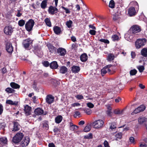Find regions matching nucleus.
Listing matches in <instances>:
<instances>
[{
	"instance_id": "nucleus-21",
	"label": "nucleus",
	"mask_w": 147,
	"mask_h": 147,
	"mask_svg": "<svg viewBox=\"0 0 147 147\" xmlns=\"http://www.w3.org/2000/svg\"><path fill=\"white\" fill-rule=\"evenodd\" d=\"M53 30L54 32L56 34H59L61 32V28L57 26H54L53 28Z\"/></svg>"
},
{
	"instance_id": "nucleus-12",
	"label": "nucleus",
	"mask_w": 147,
	"mask_h": 147,
	"mask_svg": "<svg viewBox=\"0 0 147 147\" xmlns=\"http://www.w3.org/2000/svg\"><path fill=\"white\" fill-rule=\"evenodd\" d=\"M56 7H54L52 6H49L48 10L49 13L52 15H53L57 13L58 9Z\"/></svg>"
},
{
	"instance_id": "nucleus-13",
	"label": "nucleus",
	"mask_w": 147,
	"mask_h": 147,
	"mask_svg": "<svg viewBox=\"0 0 147 147\" xmlns=\"http://www.w3.org/2000/svg\"><path fill=\"white\" fill-rule=\"evenodd\" d=\"M128 13L130 16H135L137 14L135 8L134 7H130L128 11Z\"/></svg>"
},
{
	"instance_id": "nucleus-1",
	"label": "nucleus",
	"mask_w": 147,
	"mask_h": 147,
	"mask_svg": "<svg viewBox=\"0 0 147 147\" xmlns=\"http://www.w3.org/2000/svg\"><path fill=\"white\" fill-rule=\"evenodd\" d=\"M146 40L145 38L137 39L135 44L136 49H139L143 47L146 44Z\"/></svg>"
},
{
	"instance_id": "nucleus-52",
	"label": "nucleus",
	"mask_w": 147,
	"mask_h": 147,
	"mask_svg": "<svg viewBox=\"0 0 147 147\" xmlns=\"http://www.w3.org/2000/svg\"><path fill=\"white\" fill-rule=\"evenodd\" d=\"M61 8L63 10H65V13H69L70 11L68 9L66 8L63 6H61Z\"/></svg>"
},
{
	"instance_id": "nucleus-58",
	"label": "nucleus",
	"mask_w": 147,
	"mask_h": 147,
	"mask_svg": "<svg viewBox=\"0 0 147 147\" xmlns=\"http://www.w3.org/2000/svg\"><path fill=\"white\" fill-rule=\"evenodd\" d=\"M3 107L2 104H0V115H1L3 113Z\"/></svg>"
},
{
	"instance_id": "nucleus-19",
	"label": "nucleus",
	"mask_w": 147,
	"mask_h": 147,
	"mask_svg": "<svg viewBox=\"0 0 147 147\" xmlns=\"http://www.w3.org/2000/svg\"><path fill=\"white\" fill-rule=\"evenodd\" d=\"M31 107L29 106L28 105H26L24 106V111L26 116H28L31 114Z\"/></svg>"
},
{
	"instance_id": "nucleus-47",
	"label": "nucleus",
	"mask_w": 147,
	"mask_h": 147,
	"mask_svg": "<svg viewBox=\"0 0 147 147\" xmlns=\"http://www.w3.org/2000/svg\"><path fill=\"white\" fill-rule=\"evenodd\" d=\"M122 136V134L121 132H119L116 134L115 135V137L116 138V140L117 139H121Z\"/></svg>"
},
{
	"instance_id": "nucleus-40",
	"label": "nucleus",
	"mask_w": 147,
	"mask_h": 147,
	"mask_svg": "<svg viewBox=\"0 0 147 147\" xmlns=\"http://www.w3.org/2000/svg\"><path fill=\"white\" fill-rule=\"evenodd\" d=\"M32 88L35 91H38L39 90V89L37 86V83L35 80H34L33 82Z\"/></svg>"
},
{
	"instance_id": "nucleus-27",
	"label": "nucleus",
	"mask_w": 147,
	"mask_h": 147,
	"mask_svg": "<svg viewBox=\"0 0 147 147\" xmlns=\"http://www.w3.org/2000/svg\"><path fill=\"white\" fill-rule=\"evenodd\" d=\"M115 56L112 53H109L107 57V60L108 61H113L115 58Z\"/></svg>"
},
{
	"instance_id": "nucleus-15",
	"label": "nucleus",
	"mask_w": 147,
	"mask_h": 147,
	"mask_svg": "<svg viewBox=\"0 0 147 147\" xmlns=\"http://www.w3.org/2000/svg\"><path fill=\"white\" fill-rule=\"evenodd\" d=\"M7 144V140L5 137H1L0 138V145L1 147L6 146Z\"/></svg>"
},
{
	"instance_id": "nucleus-44",
	"label": "nucleus",
	"mask_w": 147,
	"mask_h": 147,
	"mask_svg": "<svg viewBox=\"0 0 147 147\" xmlns=\"http://www.w3.org/2000/svg\"><path fill=\"white\" fill-rule=\"evenodd\" d=\"M91 130V128L90 126L89 125H87L85 127L84 129V131L85 132H88L89 131Z\"/></svg>"
},
{
	"instance_id": "nucleus-43",
	"label": "nucleus",
	"mask_w": 147,
	"mask_h": 147,
	"mask_svg": "<svg viewBox=\"0 0 147 147\" xmlns=\"http://www.w3.org/2000/svg\"><path fill=\"white\" fill-rule=\"evenodd\" d=\"M137 68L138 69L139 72L140 73L143 72L145 69L143 65L138 66Z\"/></svg>"
},
{
	"instance_id": "nucleus-5",
	"label": "nucleus",
	"mask_w": 147,
	"mask_h": 147,
	"mask_svg": "<svg viewBox=\"0 0 147 147\" xmlns=\"http://www.w3.org/2000/svg\"><path fill=\"white\" fill-rule=\"evenodd\" d=\"M32 42L33 41L30 38H27L24 40L23 45L26 49H30L32 47Z\"/></svg>"
},
{
	"instance_id": "nucleus-29",
	"label": "nucleus",
	"mask_w": 147,
	"mask_h": 147,
	"mask_svg": "<svg viewBox=\"0 0 147 147\" xmlns=\"http://www.w3.org/2000/svg\"><path fill=\"white\" fill-rule=\"evenodd\" d=\"M10 85L11 87L13 89H19L20 86L18 84L14 82H11L10 83Z\"/></svg>"
},
{
	"instance_id": "nucleus-34",
	"label": "nucleus",
	"mask_w": 147,
	"mask_h": 147,
	"mask_svg": "<svg viewBox=\"0 0 147 147\" xmlns=\"http://www.w3.org/2000/svg\"><path fill=\"white\" fill-rule=\"evenodd\" d=\"M45 22L48 26L50 27L51 26V24L50 19L48 18H46L45 20Z\"/></svg>"
},
{
	"instance_id": "nucleus-25",
	"label": "nucleus",
	"mask_w": 147,
	"mask_h": 147,
	"mask_svg": "<svg viewBox=\"0 0 147 147\" xmlns=\"http://www.w3.org/2000/svg\"><path fill=\"white\" fill-rule=\"evenodd\" d=\"M68 70L67 68L65 66H63L60 67L59 72L62 74H65L67 72Z\"/></svg>"
},
{
	"instance_id": "nucleus-60",
	"label": "nucleus",
	"mask_w": 147,
	"mask_h": 147,
	"mask_svg": "<svg viewBox=\"0 0 147 147\" xmlns=\"http://www.w3.org/2000/svg\"><path fill=\"white\" fill-rule=\"evenodd\" d=\"M76 11H79L80 10V7L79 5L77 4L76 5Z\"/></svg>"
},
{
	"instance_id": "nucleus-53",
	"label": "nucleus",
	"mask_w": 147,
	"mask_h": 147,
	"mask_svg": "<svg viewBox=\"0 0 147 147\" xmlns=\"http://www.w3.org/2000/svg\"><path fill=\"white\" fill-rule=\"evenodd\" d=\"M86 104L87 106L90 108H92L94 106V104L90 102L87 103Z\"/></svg>"
},
{
	"instance_id": "nucleus-51",
	"label": "nucleus",
	"mask_w": 147,
	"mask_h": 147,
	"mask_svg": "<svg viewBox=\"0 0 147 147\" xmlns=\"http://www.w3.org/2000/svg\"><path fill=\"white\" fill-rule=\"evenodd\" d=\"M6 126V124L4 123H0V129H2L3 130H5V128Z\"/></svg>"
},
{
	"instance_id": "nucleus-20",
	"label": "nucleus",
	"mask_w": 147,
	"mask_h": 147,
	"mask_svg": "<svg viewBox=\"0 0 147 147\" xmlns=\"http://www.w3.org/2000/svg\"><path fill=\"white\" fill-rule=\"evenodd\" d=\"M59 65L56 61H53L50 64V67L53 69H57Z\"/></svg>"
},
{
	"instance_id": "nucleus-42",
	"label": "nucleus",
	"mask_w": 147,
	"mask_h": 147,
	"mask_svg": "<svg viewBox=\"0 0 147 147\" xmlns=\"http://www.w3.org/2000/svg\"><path fill=\"white\" fill-rule=\"evenodd\" d=\"M111 38L113 41H118L119 40V37L117 34H115L112 36Z\"/></svg>"
},
{
	"instance_id": "nucleus-50",
	"label": "nucleus",
	"mask_w": 147,
	"mask_h": 147,
	"mask_svg": "<svg viewBox=\"0 0 147 147\" xmlns=\"http://www.w3.org/2000/svg\"><path fill=\"white\" fill-rule=\"evenodd\" d=\"M42 64L44 66L46 67L49 66H50V63H49V62L48 61H44L43 62H42Z\"/></svg>"
},
{
	"instance_id": "nucleus-7",
	"label": "nucleus",
	"mask_w": 147,
	"mask_h": 147,
	"mask_svg": "<svg viewBox=\"0 0 147 147\" xmlns=\"http://www.w3.org/2000/svg\"><path fill=\"white\" fill-rule=\"evenodd\" d=\"M6 50L10 54H11L13 51V48L11 43L8 41L5 42Z\"/></svg>"
},
{
	"instance_id": "nucleus-9",
	"label": "nucleus",
	"mask_w": 147,
	"mask_h": 147,
	"mask_svg": "<svg viewBox=\"0 0 147 147\" xmlns=\"http://www.w3.org/2000/svg\"><path fill=\"white\" fill-rule=\"evenodd\" d=\"M13 31V28L11 26H5L4 29V33L7 35H11Z\"/></svg>"
},
{
	"instance_id": "nucleus-14",
	"label": "nucleus",
	"mask_w": 147,
	"mask_h": 147,
	"mask_svg": "<svg viewBox=\"0 0 147 147\" xmlns=\"http://www.w3.org/2000/svg\"><path fill=\"white\" fill-rule=\"evenodd\" d=\"M57 53L60 56H64L66 53V51L64 48L59 47L57 49Z\"/></svg>"
},
{
	"instance_id": "nucleus-62",
	"label": "nucleus",
	"mask_w": 147,
	"mask_h": 147,
	"mask_svg": "<svg viewBox=\"0 0 147 147\" xmlns=\"http://www.w3.org/2000/svg\"><path fill=\"white\" fill-rule=\"evenodd\" d=\"M80 104L78 103H75L71 105V106L73 107H75L76 106H80Z\"/></svg>"
},
{
	"instance_id": "nucleus-11",
	"label": "nucleus",
	"mask_w": 147,
	"mask_h": 147,
	"mask_svg": "<svg viewBox=\"0 0 147 147\" xmlns=\"http://www.w3.org/2000/svg\"><path fill=\"white\" fill-rule=\"evenodd\" d=\"M33 51L34 52L37 54V55H38V54H39L41 55L43 54V52L41 51V47L37 45L34 46Z\"/></svg>"
},
{
	"instance_id": "nucleus-38",
	"label": "nucleus",
	"mask_w": 147,
	"mask_h": 147,
	"mask_svg": "<svg viewBox=\"0 0 147 147\" xmlns=\"http://www.w3.org/2000/svg\"><path fill=\"white\" fill-rule=\"evenodd\" d=\"M73 24V22L71 20H69L67 21L66 23V25L68 28H71L72 25Z\"/></svg>"
},
{
	"instance_id": "nucleus-30",
	"label": "nucleus",
	"mask_w": 147,
	"mask_h": 147,
	"mask_svg": "<svg viewBox=\"0 0 147 147\" xmlns=\"http://www.w3.org/2000/svg\"><path fill=\"white\" fill-rule=\"evenodd\" d=\"M47 0H44L41 2V7L42 9H45L47 5Z\"/></svg>"
},
{
	"instance_id": "nucleus-54",
	"label": "nucleus",
	"mask_w": 147,
	"mask_h": 147,
	"mask_svg": "<svg viewBox=\"0 0 147 147\" xmlns=\"http://www.w3.org/2000/svg\"><path fill=\"white\" fill-rule=\"evenodd\" d=\"M96 31L94 30H90L89 31V33L92 35H95L96 34Z\"/></svg>"
},
{
	"instance_id": "nucleus-24",
	"label": "nucleus",
	"mask_w": 147,
	"mask_h": 147,
	"mask_svg": "<svg viewBox=\"0 0 147 147\" xmlns=\"http://www.w3.org/2000/svg\"><path fill=\"white\" fill-rule=\"evenodd\" d=\"M88 59V56L85 53L82 54L80 56V59L82 62L86 61Z\"/></svg>"
},
{
	"instance_id": "nucleus-56",
	"label": "nucleus",
	"mask_w": 147,
	"mask_h": 147,
	"mask_svg": "<svg viewBox=\"0 0 147 147\" xmlns=\"http://www.w3.org/2000/svg\"><path fill=\"white\" fill-rule=\"evenodd\" d=\"M76 97L78 100H81L84 98L83 96L80 94L77 95Z\"/></svg>"
},
{
	"instance_id": "nucleus-55",
	"label": "nucleus",
	"mask_w": 147,
	"mask_h": 147,
	"mask_svg": "<svg viewBox=\"0 0 147 147\" xmlns=\"http://www.w3.org/2000/svg\"><path fill=\"white\" fill-rule=\"evenodd\" d=\"M78 127L74 125L72 127H71L70 129L72 130H77L78 129Z\"/></svg>"
},
{
	"instance_id": "nucleus-61",
	"label": "nucleus",
	"mask_w": 147,
	"mask_h": 147,
	"mask_svg": "<svg viewBox=\"0 0 147 147\" xmlns=\"http://www.w3.org/2000/svg\"><path fill=\"white\" fill-rule=\"evenodd\" d=\"M133 4L135 6H137L136 7V9L138 8V9H139V5L138 3L136 1H134L133 2Z\"/></svg>"
},
{
	"instance_id": "nucleus-37",
	"label": "nucleus",
	"mask_w": 147,
	"mask_h": 147,
	"mask_svg": "<svg viewBox=\"0 0 147 147\" xmlns=\"http://www.w3.org/2000/svg\"><path fill=\"white\" fill-rule=\"evenodd\" d=\"M5 91L8 93H14L15 91L14 90L9 87L7 88Z\"/></svg>"
},
{
	"instance_id": "nucleus-4",
	"label": "nucleus",
	"mask_w": 147,
	"mask_h": 147,
	"mask_svg": "<svg viewBox=\"0 0 147 147\" xmlns=\"http://www.w3.org/2000/svg\"><path fill=\"white\" fill-rule=\"evenodd\" d=\"M142 30L140 26L138 25H134L132 26L129 30V31L132 34H136L140 32Z\"/></svg>"
},
{
	"instance_id": "nucleus-57",
	"label": "nucleus",
	"mask_w": 147,
	"mask_h": 147,
	"mask_svg": "<svg viewBox=\"0 0 147 147\" xmlns=\"http://www.w3.org/2000/svg\"><path fill=\"white\" fill-rule=\"evenodd\" d=\"M104 144L105 147H110L108 142L107 140L105 141Z\"/></svg>"
},
{
	"instance_id": "nucleus-63",
	"label": "nucleus",
	"mask_w": 147,
	"mask_h": 147,
	"mask_svg": "<svg viewBox=\"0 0 147 147\" xmlns=\"http://www.w3.org/2000/svg\"><path fill=\"white\" fill-rule=\"evenodd\" d=\"M131 58L132 59H134L135 58L136 55L135 53L134 52L132 51L131 53Z\"/></svg>"
},
{
	"instance_id": "nucleus-35",
	"label": "nucleus",
	"mask_w": 147,
	"mask_h": 147,
	"mask_svg": "<svg viewBox=\"0 0 147 147\" xmlns=\"http://www.w3.org/2000/svg\"><path fill=\"white\" fill-rule=\"evenodd\" d=\"M93 138V135L92 133H89L88 135L84 136V139H90Z\"/></svg>"
},
{
	"instance_id": "nucleus-18",
	"label": "nucleus",
	"mask_w": 147,
	"mask_h": 147,
	"mask_svg": "<svg viewBox=\"0 0 147 147\" xmlns=\"http://www.w3.org/2000/svg\"><path fill=\"white\" fill-rule=\"evenodd\" d=\"M13 126L12 130L13 131H16L19 130L20 129V125L19 123L16 121H14L13 122Z\"/></svg>"
},
{
	"instance_id": "nucleus-31",
	"label": "nucleus",
	"mask_w": 147,
	"mask_h": 147,
	"mask_svg": "<svg viewBox=\"0 0 147 147\" xmlns=\"http://www.w3.org/2000/svg\"><path fill=\"white\" fill-rule=\"evenodd\" d=\"M146 118L145 117H140L138 119V122L140 124H142L146 121Z\"/></svg>"
},
{
	"instance_id": "nucleus-28",
	"label": "nucleus",
	"mask_w": 147,
	"mask_h": 147,
	"mask_svg": "<svg viewBox=\"0 0 147 147\" xmlns=\"http://www.w3.org/2000/svg\"><path fill=\"white\" fill-rule=\"evenodd\" d=\"M140 53L141 55L144 57H147V48H144L142 49Z\"/></svg>"
},
{
	"instance_id": "nucleus-33",
	"label": "nucleus",
	"mask_w": 147,
	"mask_h": 147,
	"mask_svg": "<svg viewBox=\"0 0 147 147\" xmlns=\"http://www.w3.org/2000/svg\"><path fill=\"white\" fill-rule=\"evenodd\" d=\"M6 103L7 104L14 105H16L18 104L17 102H13V101L11 100H7Z\"/></svg>"
},
{
	"instance_id": "nucleus-32",
	"label": "nucleus",
	"mask_w": 147,
	"mask_h": 147,
	"mask_svg": "<svg viewBox=\"0 0 147 147\" xmlns=\"http://www.w3.org/2000/svg\"><path fill=\"white\" fill-rule=\"evenodd\" d=\"M83 110L88 115H90L92 112V110L88 108H84L83 109Z\"/></svg>"
},
{
	"instance_id": "nucleus-45",
	"label": "nucleus",
	"mask_w": 147,
	"mask_h": 147,
	"mask_svg": "<svg viewBox=\"0 0 147 147\" xmlns=\"http://www.w3.org/2000/svg\"><path fill=\"white\" fill-rule=\"evenodd\" d=\"M101 74L102 76L104 75L106 73H107L106 67H105L102 68L101 70Z\"/></svg>"
},
{
	"instance_id": "nucleus-46",
	"label": "nucleus",
	"mask_w": 147,
	"mask_h": 147,
	"mask_svg": "<svg viewBox=\"0 0 147 147\" xmlns=\"http://www.w3.org/2000/svg\"><path fill=\"white\" fill-rule=\"evenodd\" d=\"M137 71L135 69H133L130 70V74L131 76H134L137 73Z\"/></svg>"
},
{
	"instance_id": "nucleus-23",
	"label": "nucleus",
	"mask_w": 147,
	"mask_h": 147,
	"mask_svg": "<svg viewBox=\"0 0 147 147\" xmlns=\"http://www.w3.org/2000/svg\"><path fill=\"white\" fill-rule=\"evenodd\" d=\"M43 113V110L40 108H37L34 111V113L36 115H41Z\"/></svg>"
},
{
	"instance_id": "nucleus-39",
	"label": "nucleus",
	"mask_w": 147,
	"mask_h": 147,
	"mask_svg": "<svg viewBox=\"0 0 147 147\" xmlns=\"http://www.w3.org/2000/svg\"><path fill=\"white\" fill-rule=\"evenodd\" d=\"M43 127L45 128L46 129H49V126L48 122L47 121H45L43 122L42 123Z\"/></svg>"
},
{
	"instance_id": "nucleus-6",
	"label": "nucleus",
	"mask_w": 147,
	"mask_h": 147,
	"mask_svg": "<svg viewBox=\"0 0 147 147\" xmlns=\"http://www.w3.org/2000/svg\"><path fill=\"white\" fill-rule=\"evenodd\" d=\"M103 121L100 119L96 120L93 123V125L95 128H99L102 127L104 124Z\"/></svg>"
},
{
	"instance_id": "nucleus-22",
	"label": "nucleus",
	"mask_w": 147,
	"mask_h": 147,
	"mask_svg": "<svg viewBox=\"0 0 147 147\" xmlns=\"http://www.w3.org/2000/svg\"><path fill=\"white\" fill-rule=\"evenodd\" d=\"M71 71L72 73H77L80 70V68L79 66L73 65L71 68Z\"/></svg>"
},
{
	"instance_id": "nucleus-48",
	"label": "nucleus",
	"mask_w": 147,
	"mask_h": 147,
	"mask_svg": "<svg viewBox=\"0 0 147 147\" xmlns=\"http://www.w3.org/2000/svg\"><path fill=\"white\" fill-rule=\"evenodd\" d=\"M107 72L109 75H112L114 74L115 71H114L111 70L109 68L106 67Z\"/></svg>"
},
{
	"instance_id": "nucleus-64",
	"label": "nucleus",
	"mask_w": 147,
	"mask_h": 147,
	"mask_svg": "<svg viewBox=\"0 0 147 147\" xmlns=\"http://www.w3.org/2000/svg\"><path fill=\"white\" fill-rule=\"evenodd\" d=\"M49 147H55V146L53 143H50L48 144Z\"/></svg>"
},
{
	"instance_id": "nucleus-41",
	"label": "nucleus",
	"mask_w": 147,
	"mask_h": 147,
	"mask_svg": "<svg viewBox=\"0 0 147 147\" xmlns=\"http://www.w3.org/2000/svg\"><path fill=\"white\" fill-rule=\"evenodd\" d=\"M25 24V21L22 19L20 20L18 22V24L21 27L23 26Z\"/></svg>"
},
{
	"instance_id": "nucleus-16",
	"label": "nucleus",
	"mask_w": 147,
	"mask_h": 147,
	"mask_svg": "<svg viewBox=\"0 0 147 147\" xmlns=\"http://www.w3.org/2000/svg\"><path fill=\"white\" fill-rule=\"evenodd\" d=\"M30 138L28 136L24 137V139L21 142V145L22 147L27 146L30 142Z\"/></svg>"
},
{
	"instance_id": "nucleus-10",
	"label": "nucleus",
	"mask_w": 147,
	"mask_h": 147,
	"mask_svg": "<svg viewBox=\"0 0 147 147\" xmlns=\"http://www.w3.org/2000/svg\"><path fill=\"white\" fill-rule=\"evenodd\" d=\"M49 52L51 53L56 54L57 53V49L56 47H54L53 45L49 43L47 45Z\"/></svg>"
},
{
	"instance_id": "nucleus-59",
	"label": "nucleus",
	"mask_w": 147,
	"mask_h": 147,
	"mask_svg": "<svg viewBox=\"0 0 147 147\" xmlns=\"http://www.w3.org/2000/svg\"><path fill=\"white\" fill-rule=\"evenodd\" d=\"M110 128L112 129L116 128V127L114 125V123H111V125Z\"/></svg>"
},
{
	"instance_id": "nucleus-36",
	"label": "nucleus",
	"mask_w": 147,
	"mask_h": 147,
	"mask_svg": "<svg viewBox=\"0 0 147 147\" xmlns=\"http://www.w3.org/2000/svg\"><path fill=\"white\" fill-rule=\"evenodd\" d=\"M109 6V7L112 9L115 7V3L114 0H111L110 1Z\"/></svg>"
},
{
	"instance_id": "nucleus-17",
	"label": "nucleus",
	"mask_w": 147,
	"mask_h": 147,
	"mask_svg": "<svg viewBox=\"0 0 147 147\" xmlns=\"http://www.w3.org/2000/svg\"><path fill=\"white\" fill-rule=\"evenodd\" d=\"M54 100V97L51 95H47L46 98V102L48 104H51Z\"/></svg>"
},
{
	"instance_id": "nucleus-2",
	"label": "nucleus",
	"mask_w": 147,
	"mask_h": 147,
	"mask_svg": "<svg viewBox=\"0 0 147 147\" xmlns=\"http://www.w3.org/2000/svg\"><path fill=\"white\" fill-rule=\"evenodd\" d=\"M34 23V22L33 19H29L25 25V28L26 30L28 32L32 31Z\"/></svg>"
},
{
	"instance_id": "nucleus-3",
	"label": "nucleus",
	"mask_w": 147,
	"mask_h": 147,
	"mask_svg": "<svg viewBox=\"0 0 147 147\" xmlns=\"http://www.w3.org/2000/svg\"><path fill=\"white\" fill-rule=\"evenodd\" d=\"M24 136L23 134L21 132L17 133L13 137V142L15 144H17L20 142Z\"/></svg>"
},
{
	"instance_id": "nucleus-49",
	"label": "nucleus",
	"mask_w": 147,
	"mask_h": 147,
	"mask_svg": "<svg viewBox=\"0 0 147 147\" xmlns=\"http://www.w3.org/2000/svg\"><path fill=\"white\" fill-rule=\"evenodd\" d=\"M99 41L101 42H103L105 43L109 44V41L108 39H101L99 40Z\"/></svg>"
},
{
	"instance_id": "nucleus-26",
	"label": "nucleus",
	"mask_w": 147,
	"mask_h": 147,
	"mask_svg": "<svg viewBox=\"0 0 147 147\" xmlns=\"http://www.w3.org/2000/svg\"><path fill=\"white\" fill-rule=\"evenodd\" d=\"M63 119L62 116L61 115H59L57 116L55 118V121L57 124L60 123Z\"/></svg>"
},
{
	"instance_id": "nucleus-8",
	"label": "nucleus",
	"mask_w": 147,
	"mask_h": 147,
	"mask_svg": "<svg viewBox=\"0 0 147 147\" xmlns=\"http://www.w3.org/2000/svg\"><path fill=\"white\" fill-rule=\"evenodd\" d=\"M146 107L144 105H141L137 108H136L134 110L133 112L132 113V114L134 115L133 113L137 114L143 111L146 109Z\"/></svg>"
}]
</instances>
